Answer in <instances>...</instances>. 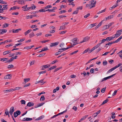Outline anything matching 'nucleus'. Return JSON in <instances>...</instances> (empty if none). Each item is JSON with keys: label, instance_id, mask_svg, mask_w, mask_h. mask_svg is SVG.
Returning a JSON list of instances; mask_svg holds the SVG:
<instances>
[{"label": "nucleus", "instance_id": "obj_1", "mask_svg": "<svg viewBox=\"0 0 122 122\" xmlns=\"http://www.w3.org/2000/svg\"><path fill=\"white\" fill-rule=\"evenodd\" d=\"M97 1H95L94 2L93 4V5L91 6V5L90 4H87L86 5V7H89V9H91L95 6V5L96 4Z\"/></svg>", "mask_w": 122, "mask_h": 122}, {"label": "nucleus", "instance_id": "obj_2", "mask_svg": "<svg viewBox=\"0 0 122 122\" xmlns=\"http://www.w3.org/2000/svg\"><path fill=\"white\" fill-rule=\"evenodd\" d=\"M116 75V74H114L112 75H111L110 76H109L107 77H106L104 78L101 81V82H102L105 81L106 80L110 78L113 77Z\"/></svg>", "mask_w": 122, "mask_h": 122}, {"label": "nucleus", "instance_id": "obj_3", "mask_svg": "<svg viewBox=\"0 0 122 122\" xmlns=\"http://www.w3.org/2000/svg\"><path fill=\"white\" fill-rule=\"evenodd\" d=\"M90 38V37H89L88 36L84 38L83 41L80 42L79 43H81L85 42L89 40Z\"/></svg>", "mask_w": 122, "mask_h": 122}, {"label": "nucleus", "instance_id": "obj_4", "mask_svg": "<svg viewBox=\"0 0 122 122\" xmlns=\"http://www.w3.org/2000/svg\"><path fill=\"white\" fill-rule=\"evenodd\" d=\"M77 38H74L72 40V42L73 44V45H76L78 44H79V43L77 42Z\"/></svg>", "mask_w": 122, "mask_h": 122}, {"label": "nucleus", "instance_id": "obj_5", "mask_svg": "<svg viewBox=\"0 0 122 122\" xmlns=\"http://www.w3.org/2000/svg\"><path fill=\"white\" fill-rule=\"evenodd\" d=\"M72 47V46H69V47H67L66 48H61L59 50V51H60V53L61 52L63 51H65L66 50H67L68 49Z\"/></svg>", "mask_w": 122, "mask_h": 122}, {"label": "nucleus", "instance_id": "obj_6", "mask_svg": "<svg viewBox=\"0 0 122 122\" xmlns=\"http://www.w3.org/2000/svg\"><path fill=\"white\" fill-rule=\"evenodd\" d=\"M14 107H11L10 109L9 113H10V115L12 116L13 113L14 112Z\"/></svg>", "mask_w": 122, "mask_h": 122}, {"label": "nucleus", "instance_id": "obj_7", "mask_svg": "<svg viewBox=\"0 0 122 122\" xmlns=\"http://www.w3.org/2000/svg\"><path fill=\"white\" fill-rule=\"evenodd\" d=\"M113 17L114 16L113 15H110L108 17L105 18V19L102 20V21H106L107 20L113 18Z\"/></svg>", "mask_w": 122, "mask_h": 122}, {"label": "nucleus", "instance_id": "obj_8", "mask_svg": "<svg viewBox=\"0 0 122 122\" xmlns=\"http://www.w3.org/2000/svg\"><path fill=\"white\" fill-rule=\"evenodd\" d=\"M11 78V76L10 74H8V75L5 76L4 78L5 79H10Z\"/></svg>", "mask_w": 122, "mask_h": 122}, {"label": "nucleus", "instance_id": "obj_9", "mask_svg": "<svg viewBox=\"0 0 122 122\" xmlns=\"http://www.w3.org/2000/svg\"><path fill=\"white\" fill-rule=\"evenodd\" d=\"M59 43V42H58L51 43V44L50 46L51 47H52L55 46H56Z\"/></svg>", "mask_w": 122, "mask_h": 122}, {"label": "nucleus", "instance_id": "obj_10", "mask_svg": "<svg viewBox=\"0 0 122 122\" xmlns=\"http://www.w3.org/2000/svg\"><path fill=\"white\" fill-rule=\"evenodd\" d=\"M7 31V30L5 29H0V34H1L5 33Z\"/></svg>", "mask_w": 122, "mask_h": 122}, {"label": "nucleus", "instance_id": "obj_11", "mask_svg": "<svg viewBox=\"0 0 122 122\" xmlns=\"http://www.w3.org/2000/svg\"><path fill=\"white\" fill-rule=\"evenodd\" d=\"M12 41V40H6L4 42H1L0 43V45H1L2 44H4L5 43L7 42H11Z\"/></svg>", "mask_w": 122, "mask_h": 122}, {"label": "nucleus", "instance_id": "obj_12", "mask_svg": "<svg viewBox=\"0 0 122 122\" xmlns=\"http://www.w3.org/2000/svg\"><path fill=\"white\" fill-rule=\"evenodd\" d=\"M34 103L32 102H29L27 104V106L29 107H31L32 106L34 105Z\"/></svg>", "mask_w": 122, "mask_h": 122}, {"label": "nucleus", "instance_id": "obj_13", "mask_svg": "<svg viewBox=\"0 0 122 122\" xmlns=\"http://www.w3.org/2000/svg\"><path fill=\"white\" fill-rule=\"evenodd\" d=\"M21 30V29H19L16 30L13 29L12 30V32L13 33H17L19 30Z\"/></svg>", "mask_w": 122, "mask_h": 122}, {"label": "nucleus", "instance_id": "obj_14", "mask_svg": "<svg viewBox=\"0 0 122 122\" xmlns=\"http://www.w3.org/2000/svg\"><path fill=\"white\" fill-rule=\"evenodd\" d=\"M120 33V32H117V33L114 35H113V36H114L115 38H117L119 36L121 35V33Z\"/></svg>", "mask_w": 122, "mask_h": 122}, {"label": "nucleus", "instance_id": "obj_15", "mask_svg": "<svg viewBox=\"0 0 122 122\" xmlns=\"http://www.w3.org/2000/svg\"><path fill=\"white\" fill-rule=\"evenodd\" d=\"M103 21H102L101 22L98 24V25L95 28V30H97L99 27L102 24V22H103Z\"/></svg>", "mask_w": 122, "mask_h": 122}, {"label": "nucleus", "instance_id": "obj_16", "mask_svg": "<svg viewBox=\"0 0 122 122\" xmlns=\"http://www.w3.org/2000/svg\"><path fill=\"white\" fill-rule=\"evenodd\" d=\"M49 67V66H48V65H43L42 66L41 69V70H44L45 69V68H47Z\"/></svg>", "mask_w": 122, "mask_h": 122}, {"label": "nucleus", "instance_id": "obj_17", "mask_svg": "<svg viewBox=\"0 0 122 122\" xmlns=\"http://www.w3.org/2000/svg\"><path fill=\"white\" fill-rule=\"evenodd\" d=\"M45 103H42L38 104L35 107V108H36L38 107H40L42 106V105H43Z\"/></svg>", "mask_w": 122, "mask_h": 122}, {"label": "nucleus", "instance_id": "obj_18", "mask_svg": "<svg viewBox=\"0 0 122 122\" xmlns=\"http://www.w3.org/2000/svg\"><path fill=\"white\" fill-rule=\"evenodd\" d=\"M44 116H43V115H42V116H41L39 117H38L37 118H36V119H35V120L36 121H38V120H41V119H42V118H44Z\"/></svg>", "mask_w": 122, "mask_h": 122}, {"label": "nucleus", "instance_id": "obj_19", "mask_svg": "<svg viewBox=\"0 0 122 122\" xmlns=\"http://www.w3.org/2000/svg\"><path fill=\"white\" fill-rule=\"evenodd\" d=\"M7 5H3V7L1 9L2 11H3L4 10H6L7 9Z\"/></svg>", "mask_w": 122, "mask_h": 122}, {"label": "nucleus", "instance_id": "obj_20", "mask_svg": "<svg viewBox=\"0 0 122 122\" xmlns=\"http://www.w3.org/2000/svg\"><path fill=\"white\" fill-rule=\"evenodd\" d=\"M118 6V4H116V5H114L112 7L110 8L109 9L110 10H112L113 9L115 8Z\"/></svg>", "mask_w": 122, "mask_h": 122}, {"label": "nucleus", "instance_id": "obj_21", "mask_svg": "<svg viewBox=\"0 0 122 122\" xmlns=\"http://www.w3.org/2000/svg\"><path fill=\"white\" fill-rule=\"evenodd\" d=\"M27 5H25L24 6L22 7L23 8V10L24 11H27Z\"/></svg>", "mask_w": 122, "mask_h": 122}, {"label": "nucleus", "instance_id": "obj_22", "mask_svg": "<svg viewBox=\"0 0 122 122\" xmlns=\"http://www.w3.org/2000/svg\"><path fill=\"white\" fill-rule=\"evenodd\" d=\"M11 51H6L3 52V55H5L9 53H10Z\"/></svg>", "mask_w": 122, "mask_h": 122}, {"label": "nucleus", "instance_id": "obj_23", "mask_svg": "<svg viewBox=\"0 0 122 122\" xmlns=\"http://www.w3.org/2000/svg\"><path fill=\"white\" fill-rule=\"evenodd\" d=\"M32 30L31 29L28 30L27 31L24 33L25 35V36L27 34L29 33Z\"/></svg>", "mask_w": 122, "mask_h": 122}, {"label": "nucleus", "instance_id": "obj_24", "mask_svg": "<svg viewBox=\"0 0 122 122\" xmlns=\"http://www.w3.org/2000/svg\"><path fill=\"white\" fill-rule=\"evenodd\" d=\"M44 79H42L41 80L39 81H38L37 82V83H39L40 82H41L43 83L42 84H44L45 83H46L45 82L43 81H44Z\"/></svg>", "mask_w": 122, "mask_h": 122}, {"label": "nucleus", "instance_id": "obj_25", "mask_svg": "<svg viewBox=\"0 0 122 122\" xmlns=\"http://www.w3.org/2000/svg\"><path fill=\"white\" fill-rule=\"evenodd\" d=\"M9 25V24L8 23H5L3 25V28H4L7 27Z\"/></svg>", "mask_w": 122, "mask_h": 122}, {"label": "nucleus", "instance_id": "obj_26", "mask_svg": "<svg viewBox=\"0 0 122 122\" xmlns=\"http://www.w3.org/2000/svg\"><path fill=\"white\" fill-rule=\"evenodd\" d=\"M57 67L56 66H53L51 67L50 68H49L48 70V71H49L50 70H52L54 69L55 68Z\"/></svg>", "mask_w": 122, "mask_h": 122}, {"label": "nucleus", "instance_id": "obj_27", "mask_svg": "<svg viewBox=\"0 0 122 122\" xmlns=\"http://www.w3.org/2000/svg\"><path fill=\"white\" fill-rule=\"evenodd\" d=\"M30 78H25L24 79V82L23 83L24 84H25L26 82H28L30 80Z\"/></svg>", "mask_w": 122, "mask_h": 122}, {"label": "nucleus", "instance_id": "obj_28", "mask_svg": "<svg viewBox=\"0 0 122 122\" xmlns=\"http://www.w3.org/2000/svg\"><path fill=\"white\" fill-rule=\"evenodd\" d=\"M13 59H12V57H11L10 60H8L6 61L5 62L6 63H7L8 62L10 63L12 62L13 61Z\"/></svg>", "mask_w": 122, "mask_h": 122}, {"label": "nucleus", "instance_id": "obj_29", "mask_svg": "<svg viewBox=\"0 0 122 122\" xmlns=\"http://www.w3.org/2000/svg\"><path fill=\"white\" fill-rule=\"evenodd\" d=\"M0 59L1 61H7V60L8 59V58H0Z\"/></svg>", "mask_w": 122, "mask_h": 122}, {"label": "nucleus", "instance_id": "obj_30", "mask_svg": "<svg viewBox=\"0 0 122 122\" xmlns=\"http://www.w3.org/2000/svg\"><path fill=\"white\" fill-rule=\"evenodd\" d=\"M109 101L108 99H107L105 100H104L102 102V103L101 105H103L105 103H107Z\"/></svg>", "mask_w": 122, "mask_h": 122}, {"label": "nucleus", "instance_id": "obj_31", "mask_svg": "<svg viewBox=\"0 0 122 122\" xmlns=\"http://www.w3.org/2000/svg\"><path fill=\"white\" fill-rule=\"evenodd\" d=\"M67 111V109H66V110L56 115L57 116L59 115L62 114H63V113Z\"/></svg>", "mask_w": 122, "mask_h": 122}, {"label": "nucleus", "instance_id": "obj_32", "mask_svg": "<svg viewBox=\"0 0 122 122\" xmlns=\"http://www.w3.org/2000/svg\"><path fill=\"white\" fill-rule=\"evenodd\" d=\"M45 97L44 96H41L40 99V101H43L45 100Z\"/></svg>", "mask_w": 122, "mask_h": 122}, {"label": "nucleus", "instance_id": "obj_33", "mask_svg": "<svg viewBox=\"0 0 122 122\" xmlns=\"http://www.w3.org/2000/svg\"><path fill=\"white\" fill-rule=\"evenodd\" d=\"M29 37L30 38H31L34 36V34L33 32H32L29 34Z\"/></svg>", "mask_w": 122, "mask_h": 122}, {"label": "nucleus", "instance_id": "obj_34", "mask_svg": "<svg viewBox=\"0 0 122 122\" xmlns=\"http://www.w3.org/2000/svg\"><path fill=\"white\" fill-rule=\"evenodd\" d=\"M35 62V61H30V66H31L32 65H33Z\"/></svg>", "mask_w": 122, "mask_h": 122}, {"label": "nucleus", "instance_id": "obj_35", "mask_svg": "<svg viewBox=\"0 0 122 122\" xmlns=\"http://www.w3.org/2000/svg\"><path fill=\"white\" fill-rule=\"evenodd\" d=\"M106 41V39H103L102 40V41H101V42L99 43V44H100V46L101 45L102 43L105 42Z\"/></svg>", "mask_w": 122, "mask_h": 122}, {"label": "nucleus", "instance_id": "obj_36", "mask_svg": "<svg viewBox=\"0 0 122 122\" xmlns=\"http://www.w3.org/2000/svg\"><path fill=\"white\" fill-rule=\"evenodd\" d=\"M122 36H120L119 38L117 40H116V41L117 42H119L122 39Z\"/></svg>", "mask_w": 122, "mask_h": 122}, {"label": "nucleus", "instance_id": "obj_37", "mask_svg": "<svg viewBox=\"0 0 122 122\" xmlns=\"http://www.w3.org/2000/svg\"><path fill=\"white\" fill-rule=\"evenodd\" d=\"M14 66L12 65H10L8 66V69L12 68L14 67Z\"/></svg>", "mask_w": 122, "mask_h": 122}, {"label": "nucleus", "instance_id": "obj_38", "mask_svg": "<svg viewBox=\"0 0 122 122\" xmlns=\"http://www.w3.org/2000/svg\"><path fill=\"white\" fill-rule=\"evenodd\" d=\"M65 28V27L64 26H61L60 27V29L59 30L63 29V30H64Z\"/></svg>", "mask_w": 122, "mask_h": 122}, {"label": "nucleus", "instance_id": "obj_39", "mask_svg": "<svg viewBox=\"0 0 122 122\" xmlns=\"http://www.w3.org/2000/svg\"><path fill=\"white\" fill-rule=\"evenodd\" d=\"M90 50L89 48H88L87 49H86L83 52V54H84Z\"/></svg>", "mask_w": 122, "mask_h": 122}, {"label": "nucleus", "instance_id": "obj_40", "mask_svg": "<svg viewBox=\"0 0 122 122\" xmlns=\"http://www.w3.org/2000/svg\"><path fill=\"white\" fill-rule=\"evenodd\" d=\"M106 41H111V39L110 37H107L106 39Z\"/></svg>", "mask_w": 122, "mask_h": 122}, {"label": "nucleus", "instance_id": "obj_41", "mask_svg": "<svg viewBox=\"0 0 122 122\" xmlns=\"http://www.w3.org/2000/svg\"><path fill=\"white\" fill-rule=\"evenodd\" d=\"M106 87L102 88L101 90V92L102 93H104L105 91Z\"/></svg>", "mask_w": 122, "mask_h": 122}, {"label": "nucleus", "instance_id": "obj_42", "mask_svg": "<svg viewBox=\"0 0 122 122\" xmlns=\"http://www.w3.org/2000/svg\"><path fill=\"white\" fill-rule=\"evenodd\" d=\"M66 12V11L65 10H64L61 11H60L59 12V13L60 14H61L62 13H64Z\"/></svg>", "mask_w": 122, "mask_h": 122}, {"label": "nucleus", "instance_id": "obj_43", "mask_svg": "<svg viewBox=\"0 0 122 122\" xmlns=\"http://www.w3.org/2000/svg\"><path fill=\"white\" fill-rule=\"evenodd\" d=\"M13 115L14 117L15 118L17 117L18 115L15 112L14 113Z\"/></svg>", "mask_w": 122, "mask_h": 122}, {"label": "nucleus", "instance_id": "obj_44", "mask_svg": "<svg viewBox=\"0 0 122 122\" xmlns=\"http://www.w3.org/2000/svg\"><path fill=\"white\" fill-rule=\"evenodd\" d=\"M20 102H21V104H25V102L24 100H21L20 101Z\"/></svg>", "mask_w": 122, "mask_h": 122}, {"label": "nucleus", "instance_id": "obj_45", "mask_svg": "<svg viewBox=\"0 0 122 122\" xmlns=\"http://www.w3.org/2000/svg\"><path fill=\"white\" fill-rule=\"evenodd\" d=\"M107 45H108V46H110L111 45H110V44L109 42L108 43L106 44L105 46V47H107V48H108V46H107Z\"/></svg>", "mask_w": 122, "mask_h": 122}, {"label": "nucleus", "instance_id": "obj_46", "mask_svg": "<svg viewBox=\"0 0 122 122\" xmlns=\"http://www.w3.org/2000/svg\"><path fill=\"white\" fill-rule=\"evenodd\" d=\"M78 10H76L75 11H74L73 13H72L73 14H77L78 13Z\"/></svg>", "mask_w": 122, "mask_h": 122}, {"label": "nucleus", "instance_id": "obj_47", "mask_svg": "<svg viewBox=\"0 0 122 122\" xmlns=\"http://www.w3.org/2000/svg\"><path fill=\"white\" fill-rule=\"evenodd\" d=\"M58 62V60H55V61H53L52 62H51V64H52L54 63H55L56 62Z\"/></svg>", "mask_w": 122, "mask_h": 122}, {"label": "nucleus", "instance_id": "obj_48", "mask_svg": "<svg viewBox=\"0 0 122 122\" xmlns=\"http://www.w3.org/2000/svg\"><path fill=\"white\" fill-rule=\"evenodd\" d=\"M100 46V44H97L96 46H94V48L95 49L97 48L99 46Z\"/></svg>", "mask_w": 122, "mask_h": 122}, {"label": "nucleus", "instance_id": "obj_49", "mask_svg": "<svg viewBox=\"0 0 122 122\" xmlns=\"http://www.w3.org/2000/svg\"><path fill=\"white\" fill-rule=\"evenodd\" d=\"M32 16L31 15H27L26 16V18L27 19H28L29 18H32Z\"/></svg>", "mask_w": 122, "mask_h": 122}, {"label": "nucleus", "instance_id": "obj_50", "mask_svg": "<svg viewBox=\"0 0 122 122\" xmlns=\"http://www.w3.org/2000/svg\"><path fill=\"white\" fill-rule=\"evenodd\" d=\"M46 72V71H41L40 72H39V74H43L45 73Z\"/></svg>", "mask_w": 122, "mask_h": 122}, {"label": "nucleus", "instance_id": "obj_51", "mask_svg": "<svg viewBox=\"0 0 122 122\" xmlns=\"http://www.w3.org/2000/svg\"><path fill=\"white\" fill-rule=\"evenodd\" d=\"M24 2H22V0H20L18 2V3L21 4H22L24 3Z\"/></svg>", "mask_w": 122, "mask_h": 122}, {"label": "nucleus", "instance_id": "obj_52", "mask_svg": "<svg viewBox=\"0 0 122 122\" xmlns=\"http://www.w3.org/2000/svg\"><path fill=\"white\" fill-rule=\"evenodd\" d=\"M117 92V90H116L114 91V92L113 93L112 95V96H113L115 95Z\"/></svg>", "mask_w": 122, "mask_h": 122}, {"label": "nucleus", "instance_id": "obj_53", "mask_svg": "<svg viewBox=\"0 0 122 122\" xmlns=\"http://www.w3.org/2000/svg\"><path fill=\"white\" fill-rule=\"evenodd\" d=\"M31 8H32V10L36 8V6L34 5L33 4L31 6Z\"/></svg>", "mask_w": 122, "mask_h": 122}, {"label": "nucleus", "instance_id": "obj_54", "mask_svg": "<svg viewBox=\"0 0 122 122\" xmlns=\"http://www.w3.org/2000/svg\"><path fill=\"white\" fill-rule=\"evenodd\" d=\"M32 120V118H26V121H30Z\"/></svg>", "mask_w": 122, "mask_h": 122}, {"label": "nucleus", "instance_id": "obj_55", "mask_svg": "<svg viewBox=\"0 0 122 122\" xmlns=\"http://www.w3.org/2000/svg\"><path fill=\"white\" fill-rule=\"evenodd\" d=\"M103 28L104 29H107L109 28V26L108 27V25H105L104 26Z\"/></svg>", "mask_w": 122, "mask_h": 122}, {"label": "nucleus", "instance_id": "obj_56", "mask_svg": "<svg viewBox=\"0 0 122 122\" xmlns=\"http://www.w3.org/2000/svg\"><path fill=\"white\" fill-rule=\"evenodd\" d=\"M90 15V13H88L86 15H85L84 16V17L85 18H86L87 17H88Z\"/></svg>", "mask_w": 122, "mask_h": 122}, {"label": "nucleus", "instance_id": "obj_57", "mask_svg": "<svg viewBox=\"0 0 122 122\" xmlns=\"http://www.w3.org/2000/svg\"><path fill=\"white\" fill-rule=\"evenodd\" d=\"M82 6H80V7H77L76 9V10H78V11H79V9L82 10Z\"/></svg>", "mask_w": 122, "mask_h": 122}, {"label": "nucleus", "instance_id": "obj_58", "mask_svg": "<svg viewBox=\"0 0 122 122\" xmlns=\"http://www.w3.org/2000/svg\"><path fill=\"white\" fill-rule=\"evenodd\" d=\"M64 43H61L60 44V47L62 48V47H63L64 46Z\"/></svg>", "mask_w": 122, "mask_h": 122}, {"label": "nucleus", "instance_id": "obj_59", "mask_svg": "<svg viewBox=\"0 0 122 122\" xmlns=\"http://www.w3.org/2000/svg\"><path fill=\"white\" fill-rule=\"evenodd\" d=\"M18 115L20 114L21 112L20 110H17L15 112Z\"/></svg>", "mask_w": 122, "mask_h": 122}, {"label": "nucleus", "instance_id": "obj_60", "mask_svg": "<svg viewBox=\"0 0 122 122\" xmlns=\"http://www.w3.org/2000/svg\"><path fill=\"white\" fill-rule=\"evenodd\" d=\"M52 7V6L51 5H48L47 6H46L45 8V9H47L48 8H51Z\"/></svg>", "mask_w": 122, "mask_h": 122}, {"label": "nucleus", "instance_id": "obj_61", "mask_svg": "<svg viewBox=\"0 0 122 122\" xmlns=\"http://www.w3.org/2000/svg\"><path fill=\"white\" fill-rule=\"evenodd\" d=\"M24 49H26L27 50H29V49H31V48L30 46H27V47H25L24 48Z\"/></svg>", "mask_w": 122, "mask_h": 122}, {"label": "nucleus", "instance_id": "obj_62", "mask_svg": "<svg viewBox=\"0 0 122 122\" xmlns=\"http://www.w3.org/2000/svg\"><path fill=\"white\" fill-rule=\"evenodd\" d=\"M103 65L104 66L106 65L107 64V62L106 61H104L103 62Z\"/></svg>", "mask_w": 122, "mask_h": 122}, {"label": "nucleus", "instance_id": "obj_63", "mask_svg": "<svg viewBox=\"0 0 122 122\" xmlns=\"http://www.w3.org/2000/svg\"><path fill=\"white\" fill-rule=\"evenodd\" d=\"M39 11L40 12H45V11H46V10L43 9H41V10H39Z\"/></svg>", "mask_w": 122, "mask_h": 122}, {"label": "nucleus", "instance_id": "obj_64", "mask_svg": "<svg viewBox=\"0 0 122 122\" xmlns=\"http://www.w3.org/2000/svg\"><path fill=\"white\" fill-rule=\"evenodd\" d=\"M94 0H92L89 2H90V5H91V6L93 5V3L94 2Z\"/></svg>", "mask_w": 122, "mask_h": 122}]
</instances>
